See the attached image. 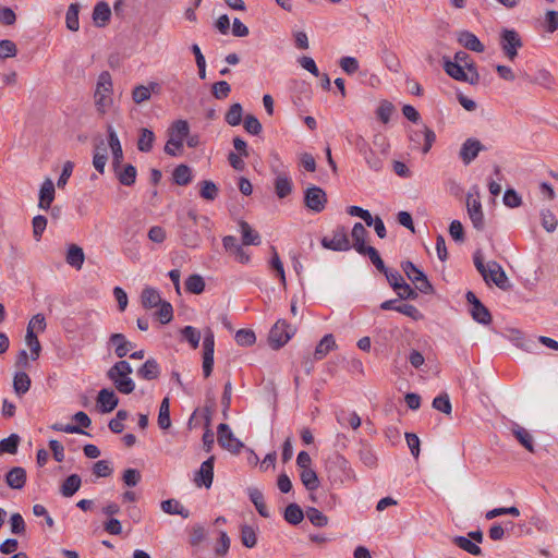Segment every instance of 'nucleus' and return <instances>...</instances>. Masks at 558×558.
Instances as JSON below:
<instances>
[{
  "instance_id": "f257e3e1",
  "label": "nucleus",
  "mask_w": 558,
  "mask_h": 558,
  "mask_svg": "<svg viewBox=\"0 0 558 558\" xmlns=\"http://www.w3.org/2000/svg\"><path fill=\"white\" fill-rule=\"evenodd\" d=\"M93 98L96 111L101 117L113 106V82L108 71L98 75Z\"/></svg>"
},
{
  "instance_id": "f03ea898",
  "label": "nucleus",
  "mask_w": 558,
  "mask_h": 558,
  "mask_svg": "<svg viewBox=\"0 0 558 558\" xmlns=\"http://www.w3.org/2000/svg\"><path fill=\"white\" fill-rule=\"evenodd\" d=\"M474 265L487 284L494 283L501 290L511 287L506 271L497 262L492 260L485 265L481 253L477 252L474 255Z\"/></svg>"
},
{
  "instance_id": "7ed1b4c3",
  "label": "nucleus",
  "mask_w": 558,
  "mask_h": 558,
  "mask_svg": "<svg viewBox=\"0 0 558 558\" xmlns=\"http://www.w3.org/2000/svg\"><path fill=\"white\" fill-rule=\"evenodd\" d=\"M133 369L128 361L121 360L114 363L108 371L107 377L113 383L116 389L123 393L130 395L135 389V384L130 377Z\"/></svg>"
},
{
  "instance_id": "20e7f679",
  "label": "nucleus",
  "mask_w": 558,
  "mask_h": 558,
  "mask_svg": "<svg viewBox=\"0 0 558 558\" xmlns=\"http://www.w3.org/2000/svg\"><path fill=\"white\" fill-rule=\"evenodd\" d=\"M190 133L186 120L174 121L168 130V141L165 145V153L169 156H178L182 153L183 141Z\"/></svg>"
},
{
  "instance_id": "39448f33",
  "label": "nucleus",
  "mask_w": 558,
  "mask_h": 558,
  "mask_svg": "<svg viewBox=\"0 0 558 558\" xmlns=\"http://www.w3.org/2000/svg\"><path fill=\"white\" fill-rule=\"evenodd\" d=\"M294 333V327L289 325L286 320L279 319L269 331V345L272 349L278 350L283 347Z\"/></svg>"
},
{
  "instance_id": "423d86ee",
  "label": "nucleus",
  "mask_w": 558,
  "mask_h": 558,
  "mask_svg": "<svg viewBox=\"0 0 558 558\" xmlns=\"http://www.w3.org/2000/svg\"><path fill=\"white\" fill-rule=\"evenodd\" d=\"M322 245L324 248L343 252L349 251L351 248V244L348 236V231L343 226H337L332 232L331 236H324L322 239Z\"/></svg>"
},
{
  "instance_id": "0eeeda50",
  "label": "nucleus",
  "mask_w": 558,
  "mask_h": 558,
  "mask_svg": "<svg viewBox=\"0 0 558 558\" xmlns=\"http://www.w3.org/2000/svg\"><path fill=\"white\" fill-rule=\"evenodd\" d=\"M401 267L404 274L407 275L408 279L414 283L415 288L420 292L425 294L433 292V286L430 284L426 275L421 269H418L412 262L407 260L402 263Z\"/></svg>"
},
{
  "instance_id": "6e6552de",
  "label": "nucleus",
  "mask_w": 558,
  "mask_h": 558,
  "mask_svg": "<svg viewBox=\"0 0 558 558\" xmlns=\"http://www.w3.org/2000/svg\"><path fill=\"white\" fill-rule=\"evenodd\" d=\"M304 203L308 209L315 213H320L326 207L327 195L322 187L312 185L304 192Z\"/></svg>"
},
{
  "instance_id": "1a4fd4ad",
  "label": "nucleus",
  "mask_w": 558,
  "mask_h": 558,
  "mask_svg": "<svg viewBox=\"0 0 558 558\" xmlns=\"http://www.w3.org/2000/svg\"><path fill=\"white\" fill-rule=\"evenodd\" d=\"M500 46L506 57L512 61L518 56V49L522 47V40L514 29H504Z\"/></svg>"
},
{
  "instance_id": "9d476101",
  "label": "nucleus",
  "mask_w": 558,
  "mask_h": 558,
  "mask_svg": "<svg viewBox=\"0 0 558 558\" xmlns=\"http://www.w3.org/2000/svg\"><path fill=\"white\" fill-rule=\"evenodd\" d=\"M203 373L209 377L214 367L215 336L210 328H207L203 341Z\"/></svg>"
},
{
  "instance_id": "9b49d317",
  "label": "nucleus",
  "mask_w": 558,
  "mask_h": 558,
  "mask_svg": "<svg viewBox=\"0 0 558 558\" xmlns=\"http://www.w3.org/2000/svg\"><path fill=\"white\" fill-rule=\"evenodd\" d=\"M218 444L233 452V453H238L240 452V450L243 448V444L236 439L231 430V428L229 427L228 424L226 423H221L218 425Z\"/></svg>"
},
{
  "instance_id": "f8f14e48",
  "label": "nucleus",
  "mask_w": 558,
  "mask_h": 558,
  "mask_svg": "<svg viewBox=\"0 0 558 558\" xmlns=\"http://www.w3.org/2000/svg\"><path fill=\"white\" fill-rule=\"evenodd\" d=\"M444 69L446 73L451 76L453 80L460 81V82H466L471 85H476L480 82V74L473 73L472 75H469L463 65L460 63H453L450 60H445Z\"/></svg>"
},
{
  "instance_id": "ddd939ff",
  "label": "nucleus",
  "mask_w": 558,
  "mask_h": 558,
  "mask_svg": "<svg viewBox=\"0 0 558 558\" xmlns=\"http://www.w3.org/2000/svg\"><path fill=\"white\" fill-rule=\"evenodd\" d=\"M214 463L215 457H209L206 461L201 464L199 470L196 472L194 482L198 487L209 488L213 484L214 478Z\"/></svg>"
},
{
  "instance_id": "4468645a",
  "label": "nucleus",
  "mask_w": 558,
  "mask_h": 558,
  "mask_svg": "<svg viewBox=\"0 0 558 558\" xmlns=\"http://www.w3.org/2000/svg\"><path fill=\"white\" fill-rule=\"evenodd\" d=\"M485 147L476 138H468L461 146L459 157L464 165H470Z\"/></svg>"
},
{
  "instance_id": "2eb2a0df",
  "label": "nucleus",
  "mask_w": 558,
  "mask_h": 558,
  "mask_svg": "<svg viewBox=\"0 0 558 558\" xmlns=\"http://www.w3.org/2000/svg\"><path fill=\"white\" fill-rule=\"evenodd\" d=\"M410 140L415 144L423 143L422 153L427 154L436 140V134L432 129L423 125L422 130L411 132Z\"/></svg>"
},
{
  "instance_id": "dca6fc26",
  "label": "nucleus",
  "mask_w": 558,
  "mask_h": 558,
  "mask_svg": "<svg viewBox=\"0 0 558 558\" xmlns=\"http://www.w3.org/2000/svg\"><path fill=\"white\" fill-rule=\"evenodd\" d=\"M466 210L468 215L473 223V227L477 230H483L484 228V214L482 210V204L478 199L472 198L471 195H468L466 198Z\"/></svg>"
},
{
  "instance_id": "f3484780",
  "label": "nucleus",
  "mask_w": 558,
  "mask_h": 558,
  "mask_svg": "<svg viewBox=\"0 0 558 558\" xmlns=\"http://www.w3.org/2000/svg\"><path fill=\"white\" fill-rule=\"evenodd\" d=\"M108 132V144L112 151V168H117L123 161V150L117 132L111 125L107 129Z\"/></svg>"
},
{
  "instance_id": "a211bd4d",
  "label": "nucleus",
  "mask_w": 558,
  "mask_h": 558,
  "mask_svg": "<svg viewBox=\"0 0 558 558\" xmlns=\"http://www.w3.org/2000/svg\"><path fill=\"white\" fill-rule=\"evenodd\" d=\"M109 344L114 347V353L119 359H123L134 348L123 333L117 332L109 337Z\"/></svg>"
},
{
  "instance_id": "6ab92c4d",
  "label": "nucleus",
  "mask_w": 558,
  "mask_h": 558,
  "mask_svg": "<svg viewBox=\"0 0 558 558\" xmlns=\"http://www.w3.org/2000/svg\"><path fill=\"white\" fill-rule=\"evenodd\" d=\"M97 402L102 413H110L117 408L119 399L112 389L104 388L98 392Z\"/></svg>"
},
{
  "instance_id": "aec40b11",
  "label": "nucleus",
  "mask_w": 558,
  "mask_h": 558,
  "mask_svg": "<svg viewBox=\"0 0 558 558\" xmlns=\"http://www.w3.org/2000/svg\"><path fill=\"white\" fill-rule=\"evenodd\" d=\"M54 199V184L50 178H47L41 184L39 191V203L38 207L47 210L50 208L51 203Z\"/></svg>"
},
{
  "instance_id": "412c9836",
  "label": "nucleus",
  "mask_w": 558,
  "mask_h": 558,
  "mask_svg": "<svg viewBox=\"0 0 558 558\" xmlns=\"http://www.w3.org/2000/svg\"><path fill=\"white\" fill-rule=\"evenodd\" d=\"M5 483L12 489H22L26 483V471L21 466L12 468L5 475Z\"/></svg>"
},
{
  "instance_id": "4be33fe9",
  "label": "nucleus",
  "mask_w": 558,
  "mask_h": 558,
  "mask_svg": "<svg viewBox=\"0 0 558 558\" xmlns=\"http://www.w3.org/2000/svg\"><path fill=\"white\" fill-rule=\"evenodd\" d=\"M458 41L464 48L475 51L483 52L485 50L484 45L480 41V39L469 31H462L458 34Z\"/></svg>"
},
{
  "instance_id": "5701e85b",
  "label": "nucleus",
  "mask_w": 558,
  "mask_h": 558,
  "mask_svg": "<svg viewBox=\"0 0 558 558\" xmlns=\"http://www.w3.org/2000/svg\"><path fill=\"white\" fill-rule=\"evenodd\" d=\"M113 171L122 185L131 186L135 183L136 180V168L132 165L118 166L113 168Z\"/></svg>"
},
{
  "instance_id": "b1692460",
  "label": "nucleus",
  "mask_w": 558,
  "mask_h": 558,
  "mask_svg": "<svg viewBox=\"0 0 558 558\" xmlns=\"http://www.w3.org/2000/svg\"><path fill=\"white\" fill-rule=\"evenodd\" d=\"M367 234V230L361 222L354 223L351 235L353 239V247L359 254H364V250L369 246L365 244Z\"/></svg>"
},
{
  "instance_id": "393cba45",
  "label": "nucleus",
  "mask_w": 558,
  "mask_h": 558,
  "mask_svg": "<svg viewBox=\"0 0 558 558\" xmlns=\"http://www.w3.org/2000/svg\"><path fill=\"white\" fill-rule=\"evenodd\" d=\"M337 349L335 337L328 333L322 338L314 351V359L316 361L323 360L330 351Z\"/></svg>"
},
{
  "instance_id": "a878e982",
  "label": "nucleus",
  "mask_w": 558,
  "mask_h": 558,
  "mask_svg": "<svg viewBox=\"0 0 558 558\" xmlns=\"http://www.w3.org/2000/svg\"><path fill=\"white\" fill-rule=\"evenodd\" d=\"M137 375L145 380L157 379L160 375V368L155 359H148L138 369Z\"/></svg>"
},
{
  "instance_id": "bb28decb",
  "label": "nucleus",
  "mask_w": 558,
  "mask_h": 558,
  "mask_svg": "<svg viewBox=\"0 0 558 558\" xmlns=\"http://www.w3.org/2000/svg\"><path fill=\"white\" fill-rule=\"evenodd\" d=\"M141 302L145 308H153L159 306L163 300L155 288L147 287L142 291Z\"/></svg>"
},
{
  "instance_id": "cd10ccee",
  "label": "nucleus",
  "mask_w": 558,
  "mask_h": 558,
  "mask_svg": "<svg viewBox=\"0 0 558 558\" xmlns=\"http://www.w3.org/2000/svg\"><path fill=\"white\" fill-rule=\"evenodd\" d=\"M159 85L157 83H150L149 85H137L132 90V99L135 104L140 105L150 99L151 93L155 92Z\"/></svg>"
},
{
  "instance_id": "c85d7f7f",
  "label": "nucleus",
  "mask_w": 558,
  "mask_h": 558,
  "mask_svg": "<svg viewBox=\"0 0 558 558\" xmlns=\"http://www.w3.org/2000/svg\"><path fill=\"white\" fill-rule=\"evenodd\" d=\"M111 10L107 2H98L93 11V20L98 26H105L110 20Z\"/></svg>"
},
{
  "instance_id": "c756f323",
  "label": "nucleus",
  "mask_w": 558,
  "mask_h": 558,
  "mask_svg": "<svg viewBox=\"0 0 558 558\" xmlns=\"http://www.w3.org/2000/svg\"><path fill=\"white\" fill-rule=\"evenodd\" d=\"M84 259L85 255L82 247L71 244L66 253V263L76 269H81L84 264Z\"/></svg>"
},
{
  "instance_id": "7c9ffc66",
  "label": "nucleus",
  "mask_w": 558,
  "mask_h": 558,
  "mask_svg": "<svg viewBox=\"0 0 558 558\" xmlns=\"http://www.w3.org/2000/svg\"><path fill=\"white\" fill-rule=\"evenodd\" d=\"M292 181L288 175L279 173L275 180V191L279 198H284L292 192Z\"/></svg>"
},
{
  "instance_id": "2f4dec72",
  "label": "nucleus",
  "mask_w": 558,
  "mask_h": 558,
  "mask_svg": "<svg viewBox=\"0 0 558 558\" xmlns=\"http://www.w3.org/2000/svg\"><path fill=\"white\" fill-rule=\"evenodd\" d=\"M240 229L242 233V241L244 245H258L260 244L259 234L252 229V227L244 220L240 221Z\"/></svg>"
},
{
  "instance_id": "473e14b6",
  "label": "nucleus",
  "mask_w": 558,
  "mask_h": 558,
  "mask_svg": "<svg viewBox=\"0 0 558 558\" xmlns=\"http://www.w3.org/2000/svg\"><path fill=\"white\" fill-rule=\"evenodd\" d=\"M163 512L168 514H179L182 518L186 519L190 515V511L185 509L178 500L175 499H167L163 500L160 505Z\"/></svg>"
},
{
  "instance_id": "72a5a7b5",
  "label": "nucleus",
  "mask_w": 558,
  "mask_h": 558,
  "mask_svg": "<svg viewBox=\"0 0 558 558\" xmlns=\"http://www.w3.org/2000/svg\"><path fill=\"white\" fill-rule=\"evenodd\" d=\"M82 481L77 474H72L62 483L60 492L64 497L73 496L81 487Z\"/></svg>"
},
{
  "instance_id": "f704fd0d",
  "label": "nucleus",
  "mask_w": 558,
  "mask_h": 558,
  "mask_svg": "<svg viewBox=\"0 0 558 558\" xmlns=\"http://www.w3.org/2000/svg\"><path fill=\"white\" fill-rule=\"evenodd\" d=\"M471 315L475 322L482 325H488L492 322L490 312L481 301H476L475 306H472Z\"/></svg>"
},
{
  "instance_id": "c9c22d12",
  "label": "nucleus",
  "mask_w": 558,
  "mask_h": 558,
  "mask_svg": "<svg viewBox=\"0 0 558 558\" xmlns=\"http://www.w3.org/2000/svg\"><path fill=\"white\" fill-rule=\"evenodd\" d=\"M157 422H158V426L161 429L166 430L171 427L170 401H169L168 397L163 398L160 403Z\"/></svg>"
},
{
  "instance_id": "e433bc0d",
  "label": "nucleus",
  "mask_w": 558,
  "mask_h": 558,
  "mask_svg": "<svg viewBox=\"0 0 558 558\" xmlns=\"http://www.w3.org/2000/svg\"><path fill=\"white\" fill-rule=\"evenodd\" d=\"M512 433L518 439V441L530 452H534V444H533V436L530 434L529 430L523 428L520 425H515L512 428Z\"/></svg>"
},
{
  "instance_id": "4c0bfd02",
  "label": "nucleus",
  "mask_w": 558,
  "mask_h": 558,
  "mask_svg": "<svg viewBox=\"0 0 558 558\" xmlns=\"http://www.w3.org/2000/svg\"><path fill=\"white\" fill-rule=\"evenodd\" d=\"M31 378L25 372H17L13 378V388L16 395L22 396L29 390Z\"/></svg>"
},
{
  "instance_id": "58836bf2",
  "label": "nucleus",
  "mask_w": 558,
  "mask_h": 558,
  "mask_svg": "<svg viewBox=\"0 0 558 558\" xmlns=\"http://www.w3.org/2000/svg\"><path fill=\"white\" fill-rule=\"evenodd\" d=\"M173 181L181 186L187 185L192 181V170L186 165H179L172 173Z\"/></svg>"
},
{
  "instance_id": "ea45409f",
  "label": "nucleus",
  "mask_w": 558,
  "mask_h": 558,
  "mask_svg": "<svg viewBox=\"0 0 558 558\" xmlns=\"http://www.w3.org/2000/svg\"><path fill=\"white\" fill-rule=\"evenodd\" d=\"M304 512L296 504H290L284 510V520L290 524L298 525L304 519Z\"/></svg>"
},
{
  "instance_id": "a19ab883",
  "label": "nucleus",
  "mask_w": 558,
  "mask_h": 558,
  "mask_svg": "<svg viewBox=\"0 0 558 558\" xmlns=\"http://www.w3.org/2000/svg\"><path fill=\"white\" fill-rule=\"evenodd\" d=\"M305 515L308 521L317 527H323L328 525L329 519L320 510L314 507H308L305 511Z\"/></svg>"
},
{
  "instance_id": "79ce46f5",
  "label": "nucleus",
  "mask_w": 558,
  "mask_h": 558,
  "mask_svg": "<svg viewBox=\"0 0 558 558\" xmlns=\"http://www.w3.org/2000/svg\"><path fill=\"white\" fill-rule=\"evenodd\" d=\"M107 160V148L101 142L100 145L96 146V150L93 157V166L99 173H104Z\"/></svg>"
},
{
  "instance_id": "37998d69",
  "label": "nucleus",
  "mask_w": 558,
  "mask_h": 558,
  "mask_svg": "<svg viewBox=\"0 0 558 558\" xmlns=\"http://www.w3.org/2000/svg\"><path fill=\"white\" fill-rule=\"evenodd\" d=\"M155 135L153 131L148 129H142L137 141V149L142 153H148L153 148Z\"/></svg>"
},
{
  "instance_id": "c03bdc74",
  "label": "nucleus",
  "mask_w": 558,
  "mask_h": 558,
  "mask_svg": "<svg viewBox=\"0 0 558 558\" xmlns=\"http://www.w3.org/2000/svg\"><path fill=\"white\" fill-rule=\"evenodd\" d=\"M78 12L80 5L77 3L70 4L66 11L65 24L68 29L72 32H76L80 28Z\"/></svg>"
},
{
  "instance_id": "a18cd8bd",
  "label": "nucleus",
  "mask_w": 558,
  "mask_h": 558,
  "mask_svg": "<svg viewBox=\"0 0 558 558\" xmlns=\"http://www.w3.org/2000/svg\"><path fill=\"white\" fill-rule=\"evenodd\" d=\"M453 543L460 547L461 549L465 550L466 553L480 556L482 555V549L478 545L473 543L469 537L465 536H456L453 538Z\"/></svg>"
},
{
  "instance_id": "49530a36",
  "label": "nucleus",
  "mask_w": 558,
  "mask_h": 558,
  "mask_svg": "<svg viewBox=\"0 0 558 558\" xmlns=\"http://www.w3.org/2000/svg\"><path fill=\"white\" fill-rule=\"evenodd\" d=\"M199 196L206 201H215L218 197V186L210 180H204L199 183Z\"/></svg>"
},
{
  "instance_id": "de8ad7c7",
  "label": "nucleus",
  "mask_w": 558,
  "mask_h": 558,
  "mask_svg": "<svg viewBox=\"0 0 558 558\" xmlns=\"http://www.w3.org/2000/svg\"><path fill=\"white\" fill-rule=\"evenodd\" d=\"M250 499L254 504L257 512L264 517L269 518V512L267 510V507L264 501V496L262 492H259L257 488H253L250 490Z\"/></svg>"
},
{
  "instance_id": "09e8293b",
  "label": "nucleus",
  "mask_w": 558,
  "mask_h": 558,
  "mask_svg": "<svg viewBox=\"0 0 558 558\" xmlns=\"http://www.w3.org/2000/svg\"><path fill=\"white\" fill-rule=\"evenodd\" d=\"M300 478H301L303 485L308 490H315L318 487V485H319V481H318L317 474L311 468L303 469L301 471Z\"/></svg>"
},
{
  "instance_id": "8fccbe9b",
  "label": "nucleus",
  "mask_w": 558,
  "mask_h": 558,
  "mask_svg": "<svg viewBox=\"0 0 558 558\" xmlns=\"http://www.w3.org/2000/svg\"><path fill=\"white\" fill-rule=\"evenodd\" d=\"M25 342L31 349V357L36 361L41 352V345L35 331L27 330L25 336Z\"/></svg>"
},
{
  "instance_id": "3c124183",
  "label": "nucleus",
  "mask_w": 558,
  "mask_h": 558,
  "mask_svg": "<svg viewBox=\"0 0 558 558\" xmlns=\"http://www.w3.org/2000/svg\"><path fill=\"white\" fill-rule=\"evenodd\" d=\"M185 289L193 294H199L205 290V281L199 275H191L185 281Z\"/></svg>"
},
{
  "instance_id": "603ef678",
  "label": "nucleus",
  "mask_w": 558,
  "mask_h": 558,
  "mask_svg": "<svg viewBox=\"0 0 558 558\" xmlns=\"http://www.w3.org/2000/svg\"><path fill=\"white\" fill-rule=\"evenodd\" d=\"M531 83L538 84L545 88H551L555 83V78L551 73L546 69H539L535 73L534 78L530 80Z\"/></svg>"
},
{
  "instance_id": "864d4df0",
  "label": "nucleus",
  "mask_w": 558,
  "mask_h": 558,
  "mask_svg": "<svg viewBox=\"0 0 558 558\" xmlns=\"http://www.w3.org/2000/svg\"><path fill=\"white\" fill-rule=\"evenodd\" d=\"M20 437L16 434H12L9 437L0 440V456L2 453L14 454L17 451Z\"/></svg>"
},
{
  "instance_id": "5fc2aeb1",
  "label": "nucleus",
  "mask_w": 558,
  "mask_h": 558,
  "mask_svg": "<svg viewBox=\"0 0 558 558\" xmlns=\"http://www.w3.org/2000/svg\"><path fill=\"white\" fill-rule=\"evenodd\" d=\"M433 408L446 415H450L451 414V411H452V405H451V402H450V398L448 396V393H441L439 396H437L434 400H433Z\"/></svg>"
},
{
  "instance_id": "6e6d98bb",
  "label": "nucleus",
  "mask_w": 558,
  "mask_h": 558,
  "mask_svg": "<svg viewBox=\"0 0 558 558\" xmlns=\"http://www.w3.org/2000/svg\"><path fill=\"white\" fill-rule=\"evenodd\" d=\"M243 108L240 104H233L226 113V122L231 126L239 125L242 121Z\"/></svg>"
},
{
  "instance_id": "4d7b16f0",
  "label": "nucleus",
  "mask_w": 558,
  "mask_h": 558,
  "mask_svg": "<svg viewBox=\"0 0 558 558\" xmlns=\"http://www.w3.org/2000/svg\"><path fill=\"white\" fill-rule=\"evenodd\" d=\"M363 157L371 169L375 171H380L383 169L385 157L376 153L373 148L364 154Z\"/></svg>"
},
{
  "instance_id": "13d9d810",
  "label": "nucleus",
  "mask_w": 558,
  "mask_h": 558,
  "mask_svg": "<svg viewBox=\"0 0 558 558\" xmlns=\"http://www.w3.org/2000/svg\"><path fill=\"white\" fill-rule=\"evenodd\" d=\"M241 542L247 548H253L257 544V536L255 530L250 525L241 527Z\"/></svg>"
},
{
  "instance_id": "bf43d9fd",
  "label": "nucleus",
  "mask_w": 558,
  "mask_h": 558,
  "mask_svg": "<svg viewBox=\"0 0 558 558\" xmlns=\"http://www.w3.org/2000/svg\"><path fill=\"white\" fill-rule=\"evenodd\" d=\"M181 333L193 349H197L201 341V332L193 326H185Z\"/></svg>"
},
{
  "instance_id": "052dcab7",
  "label": "nucleus",
  "mask_w": 558,
  "mask_h": 558,
  "mask_svg": "<svg viewBox=\"0 0 558 558\" xmlns=\"http://www.w3.org/2000/svg\"><path fill=\"white\" fill-rule=\"evenodd\" d=\"M156 317L159 319L161 324H168L173 318V308L172 305L163 301L160 305L158 311L155 313Z\"/></svg>"
},
{
  "instance_id": "680f3d73",
  "label": "nucleus",
  "mask_w": 558,
  "mask_h": 558,
  "mask_svg": "<svg viewBox=\"0 0 558 558\" xmlns=\"http://www.w3.org/2000/svg\"><path fill=\"white\" fill-rule=\"evenodd\" d=\"M235 341L239 345H252L256 341L255 332L251 329H240L235 333Z\"/></svg>"
},
{
  "instance_id": "e2e57ef3",
  "label": "nucleus",
  "mask_w": 558,
  "mask_h": 558,
  "mask_svg": "<svg viewBox=\"0 0 558 558\" xmlns=\"http://www.w3.org/2000/svg\"><path fill=\"white\" fill-rule=\"evenodd\" d=\"M541 218H542V226L547 232L555 231L558 221H557L556 216L549 209L542 210Z\"/></svg>"
},
{
  "instance_id": "0e129e2a",
  "label": "nucleus",
  "mask_w": 558,
  "mask_h": 558,
  "mask_svg": "<svg viewBox=\"0 0 558 558\" xmlns=\"http://www.w3.org/2000/svg\"><path fill=\"white\" fill-rule=\"evenodd\" d=\"M17 53L16 45L9 39L0 40V58H13Z\"/></svg>"
},
{
  "instance_id": "69168bd1",
  "label": "nucleus",
  "mask_w": 558,
  "mask_h": 558,
  "mask_svg": "<svg viewBox=\"0 0 558 558\" xmlns=\"http://www.w3.org/2000/svg\"><path fill=\"white\" fill-rule=\"evenodd\" d=\"M504 204L509 208H517L522 204V197L512 189L506 190Z\"/></svg>"
},
{
  "instance_id": "338daca9",
  "label": "nucleus",
  "mask_w": 558,
  "mask_h": 558,
  "mask_svg": "<svg viewBox=\"0 0 558 558\" xmlns=\"http://www.w3.org/2000/svg\"><path fill=\"white\" fill-rule=\"evenodd\" d=\"M231 87L227 81H219L213 85V96L217 99H225L229 96Z\"/></svg>"
},
{
  "instance_id": "774afa93",
  "label": "nucleus",
  "mask_w": 558,
  "mask_h": 558,
  "mask_svg": "<svg viewBox=\"0 0 558 558\" xmlns=\"http://www.w3.org/2000/svg\"><path fill=\"white\" fill-rule=\"evenodd\" d=\"M373 145L379 155L383 157L387 156L390 145L385 135L380 133L375 134L373 137Z\"/></svg>"
}]
</instances>
